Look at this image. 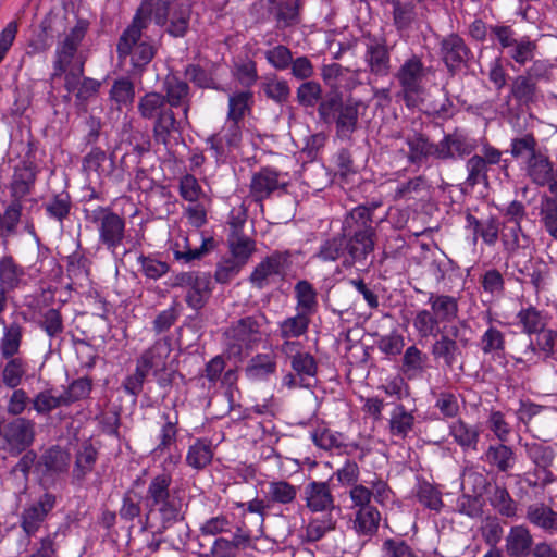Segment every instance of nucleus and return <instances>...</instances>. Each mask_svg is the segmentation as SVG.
<instances>
[{
    "label": "nucleus",
    "instance_id": "obj_1",
    "mask_svg": "<svg viewBox=\"0 0 557 557\" xmlns=\"http://www.w3.org/2000/svg\"><path fill=\"white\" fill-rule=\"evenodd\" d=\"M171 473H159L152 476L145 494L146 512L141 517V506L135 500L131 492L122 497L119 516L126 522L139 519L140 532L152 530L153 535H162L175 524L185 521L187 504L185 491L172 486Z\"/></svg>",
    "mask_w": 557,
    "mask_h": 557
},
{
    "label": "nucleus",
    "instance_id": "obj_2",
    "mask_svg": "<svg viewBox=\"0 0 557 557\" xmlns=\"http://www.w3.org/2000/svg\"><path fill=\"white\" fill-rule=\"evenodd\" d=\"M149 5L147 2L137 8L131 24L122 32L116 44L119 60L129 59L127 73L133 78H141L158 52L153 40L143 39L144 32L151 23Z\"/></svg>",
    "mask_w": 557,
    "mask_h": 557
},
{
    "label": "nucleus",
    "instance_id": "obj_3",
    "mask_svg": "<svg viewBox=\"0 0 557 557\" xmlns=\"http://www.w3.org/2000/svg\"><path fill=\"white\" fill-rule=\"evenodd\" d=\"M510 154L521 161L529 181L537 187H547L550 195H557V169L546 151L539 147L532 133L515 137L510 141Z\"/></svg>",
    "mask_w": 557,
    "mask_h": 557
},
{
    "label": "nucleus",
    "instance_id": "obj_4",
    "mask_svg": "<svg viewBox=\"0 0 557 557\" xmlns=\"http://www.w3.org/2000/svg\"><path fill=\"white\" fill-rule=\"evenodd\" d=\"M341 233L348 240L349 248V258L343 260L344 267L364 261L374 250L376 232L369 209H351L343 221Z\"/></svg>",
    "mask_w": 557,
    "mask_h": 557
},
{
    "label": "nucleus",
    "instance_id": "obj_5",
    "mask_svg": "<svg viewBox=\"0 0 557 557\" xmlns=\"http://www.w3.org/2000/svg\"><path fill=\"white\" fill-rule=\"evenodd\" d=\"M268 324L265 313L260 310L232 321L223 332V344L227 356L240 358L244 354L257 348L267 336Z\"/></svg>",
    "mask_w": 557,
    "mask_h": 557
},
{
    "label": "nucleus",
    "instance_id": "obj_6",
    "mask_svg": "<svg viewBox=\"0 0 557 557\" xmlns=\"http://www.w3.org/2000/svg\"><path fill=\"white\" fill-rule=\"evenodd\" d=\"M137 110L141 119L153 121L152 135L157 144L170 149L172 138L181 134V124L173 108L158 91H148L138 99Z\"/></svg>",
    "mask_w": 557,
    "mask_h": 557
},
{
    "label": "nucleus",
    "instance_id": "obj_7",
    "mask_svg": "<svg viewBox=\"0 0 557 557\" xmlns=\"http://www.w3.org/2000/svg\"><path fill=\"white\" fill-rule=\"evenodd\" d=\"M361 109H367L362 100L352 97L344 100L342 94L333 92L326 95L320 102L318 115L325 124H335L337 138L348 140L358 129Z\"/></svg>",
    "mask_w": 557,
    "mask_h": 557
},
{
    "label": "nucleus",
    "instance_id": "obj_8",
    "mask_svg": "<svg viewBox=\"0 0 557 557\" xmlns=\"http://www.w3.org/2000/svg\"><path fill=\"white\" fill-rule=\"evenodd\" d=\"M491 41L504 53L507 64L512 70L525 67L536 55L537 41L530 36H518L510 25L497 23L491 28Z\"/></svg>",
    "mask_w": 557,
    "mask_h": 557
},
{
    "label": "nucleus",
    "instance_id": "obj_9",
    "mask_svg": "<svg viewBox=\"0 0 557 557\" xmlns=\"http://www.w3.org/2000/svg\"><path fill=\"white\" fill-rule=\"evenodd\" d=\"M149 3L151 21L173 38L184 37L189 29L193 12L190 0H144Z\"/></svg>",
    "mask_w": 557,
    "mask_h": 557
},
{
    "label": "nucleus",
    "instance_id": "obj_10",
    "mask_svg": "<svg viewBox=\"0 0 557 557\" xmlns=\"http://www.w3.org/2000/svg\"><path fill=\"white\" fill-rule=\"evenodd\" d=\"M85 221L98 232V243L112 255L116 253L126 237V221L111 207H86L83 210Z\"/></svg>",
    "mask_w": 557,
    "mask_h": 557
},
{
    "label": "nucleus",
    "instance_id": "obj_11",
    "mask_svg": "<svg viewBox=\"0 0 557 557\" xmlns=\"http://www.w3.org/2000/svg\"><path fill=\"white\" fill-rule=\"evenodd\" d=\"M493 166H499L508 176L509 161L503 158V151L484 140L481 144L480 153H474L467 159L465 169L467 172L463 185L474 188L478 185H488V172Z\"/></svg>",
    "mask_w": 557,
    "mask_h": 557
},
{
    "label": "nucleus",
    "instance_id": "obj_12",
    "mask_svg": "<svg viewBox=\"0 0 557 557\" xmlns=\"http://www.w3.org/2000/svg\"><path fill=\"white\" fill-rule=\"evenodd\" d=\"M88 29V23L86 21H78L77 24L70 29L63 40H61L55 49L53 72L50 75V79L61 77L71 70H73L79 63L85 66V59L78 52V48L86 36Z\"/></svg>",
    "mask_w": 557,
    "mask_h": 557
},
{
    "label": "nucleus",
    "instance_id": "obj_13",
    "mask_svg": "<svg viewBox=\"0 0 557 557\" xmlns=\"http://www.w3.org/2000/svg\"><path fill=\"white\" fill-rule=\"evenodd\" d=\"M426 77V67L422 58L412 53L407 58L395 73L400 91L398 96L407 107H414L419 96L424 91L423 82Z\"/></svg>",
    "mask_w": 557,
    "mask_h": 557
},
{
    "label": "nucleus",
    "instance_id": "obj_14",
    "mask_svg": "<svg viewBox=\"0 0 557 557\" xmlns=\"http://www.w3.org/2000/svg\"><path fill=\"white\" fill-rule=\"evenodd\" d=\"M364 47L362 60L369 74L375 78H384L392 73V50L387 39L382 35L363 32L360 37Z\"/></svg>",
    "mask_w": 557,
    "mask_h": 557
},
{
    "label": "nucleus",
    "instance_id": "obj_15",
    "mask_svg": "<svg viewBox=\"0 0 557 557\" xmlns=\"http://www.w3.org/2000/svg\"><path fill=\"white\" fill-rule=\"evenodd\" d=\"M38 172V166L30 159H23L14 166L9 184L11 202L8 206V215L11 221L22 216V200L33 193Z\"/></svg>",
    "mask_w": 557,
    "mask_h": 557
},
{
    "label": "nucleus",
    "instance_id": "obj_16",
    "mask_svg": "<svg viewBox=\"0 0 557 557\" xmlns=\"http://www.w3.org/2000/svg\"><path fill=\"white\" fill-rule=\"evenodd\" d=\"M512 359L517 364L527 367L549 359L557 360V330L546 327L533 338H529L523 347L516 349Z\"/></svg>",
    "mask_w": 557,
    "mask_h": 557
},
{
    "label": "nucleus",
    "instance_id": "obj_17",
    "mask_svg": "<svg viewBox=\"0 0 557 557\" xmlns=\"http://www.w3.org/2000/svg\"><path fill=\"white\" fill-rule=\"evenodd\" d=\"M293 265V253L290 250H273L260 260L249 275V283L263 289L270 285L273 278H285Z\"/></svg>",
    "mask_w": 557,
    "mask_h": 557
},
{
    "label": "nucleus",
    "instance_id": "obj_18",
    "mask_svg": "<svg viewBox=\"0 0 557 557\" xmlns=\"http://www.w3.org/2000/svg\"><path fill=\"white\" fill-rule=\"evenodd\" d=\"M440 57L451 76L468 70L474 59L471 48L457 33H450L441 39Z\"/></svg>",
    "mask_w": 557,
    "mask_h": 557
},
{
    "label": "nucleus",
    "instance_id": "obj_19",
    "mask_svg": "<svg viewBox=\"0 0 557 557\" xmlns=\"http://www.w3.org/2000/svg\"><path fill=\"white\" fill-rule=\"evenodd\" d=\"M404 139L408 147L406 159L409 164L420 168L431 159L443 161L441 140L434 143L428 134L417 129L406 133Z\"/></svg>",
    "mask_w": 557,
    "mask_h": 557
},
{
    "label": "nucleus",
    "instance_id": "obj_20",
    "mask_svg": "<svg viewBox=\"0 0 557 557\" xmlns=\"http://www.w3.org/2000/svg\"><path fill=\"white\" fill-rule=\"evenodd\" d=\"M287 185L280 171L264 166L258 172L252 173L249 184V197L253 202L263 207L265 199L271 198L277 191L285 193Z\"/></svg>",
    "mask_w": 557,
    "mask_h": 557
},
{
    "label": "nucleus",
    "instance_id": "obj_21",
    "mask_svg": "<svg viewBox=\"0 0 557 557\" xmlns=\"http://www.w3.org/2000/svg\"><path fill=\"white\" fill-rule=\"evenodd\" d=\"M177 285L187 288L185 301L188 307L199 310L211 295V277L207 273L186 272L176 276Z\"/></svg>",
    "mask_w": 557,
    "mask_h": 557
},
{
    "label": "nucleus",
    "instance_id": "obj_22",
    "mask_svg": "<svg viewBox=\"0 0 557 557\" xmlns=\"http://www.w3.org/2000/svg\"><path fill=\"white\" fill-rule=\"evenodd\" d=\"M57 498L51 493H44L39 498L24 507L20 516V525L27 537L34 536L54 508Z\"/></svg>",
    "mask_w": 557,
    "mask_h": 557
},
{
    "label": "nucleus",
    "instance_id": "obj_23",
    "mask_svg": "<svg viewBox=\"0 0 557 557\" xmlns=\"http://www.w3.org/2000/svg\"><path fill=\"white\" fill-rule=\"evenodd\" d=\"M512 268L518 274V282L530 283L536 293L545 289L550 269L542 258H533L530 255L524 260L513 259Z\"/></svg>",
    "mask_w": 557,
    "mask_h": 557
},
{
    "label": "nucleus",
    "instance_id": "obj_24",
    "mask_svg": "<svg viewBox=\"0 0 557 557\" xmlns=\"http://www.w3.org/2000/svg\"><path fill=\"white\" fill-rule=\"evenodd\" d=\"M454 337L448 334L442 333L435 337L430 346V354L434 361L441 363L444 369L453 371L456 364L460 361V369H462V348L458 344L456 337L458 329L454 327Z\"/></svg>",
    "mask_w": 557,
    "mask_h": 557
},
{
    "label": "nucleus",
    "instance_id": "obj_25",
    "mask_svg": "<svg viewBox=\"0 0 557 557\" xmlns=\"http://www.w3.org/2000/svg\"><path fill=\"white\" fill-rule=\"evenodd\" d=\"M2 436L12 454H21L34 443L35 422L26 418H16L4 425Z\"/></svg>",
    "mask_w": 557,
    "mask_h": 557
},
{
    "label": "nucleus",
    "instance_id": "obj_26",
    "mask_svg": "<svg viewBox=\"0 0 557 557\" xmlns=\"http://www.w3.org/2000/svg\"><path fill=\"white\" fill-rule=\"evenodd\" d=\"M100 87V81L84 76L82 63L66 73V76L64 77V88L67 92L74 94L76 101L81 104L86 103L91 98L96 97Z\"/></svg>",
    "mask_w": 557,
    "mask_h": 557
},
{
    "label": "nucleus",
    "instance_id": "obj_27",
    "mask_svg": "<svg viewBox=\"0 0 557 557\" xmlns=\"http://www.w3.org/2000/svg\"><path fill=\"white\" fill-rule=\"evenodd\" d=\"M443 161H451L457 158L472 156L478 149V141L467 133L455 129L453 133L445 134L441 139Z\"/></svg>",
    "mask_w": 557,
    "mask_h": 557
},
{
    "label": "nucleus",
    "instance_id": "obj_28",
    "mask_svg": "<svg viewBox=\"0 0 557 557\" xmlns=\"http://www.w3.org/2000/svg\"><path fill=\"white\" fill-rule=\"evenodd\" d=\"M533 243L522 224L502 225L500 244L507 260H513L520 252L531 250Z\"/></svg>",
    "mask_w": 557,
    "mask_h": 557
},
{
    "label": "nucleus",
    "instance_id": "obj_29",
    "mask_svg": "<svg viewBox=\"0 0 557 557\" xmlns=\"http://www.w3.org/2000/svg\"><path fill=\"white\" fill-rule=\"evenodd\" d=\"M171 351V339L169 337H161L144 350L136 363L147 373L152 372L157 375L166 369Z\"/></svg>",
    "mask_w": 557,
    "mask_h": 557
},
{
    "label": "nucleus",
    "instance_id": "obj_30",
    "mask_svg": "<svg viewBox=\"0 0 557 557\" xmlns=\"http://www.w3.org/2000/svg\"><path fill=\"white\" fill-rule=\"evenodd\" d=\"M304 499L311 512L332 513L335 509V499L327 482H309L304 490Z\"/></svg>",
    "mask_w": 557,
    "mask_h": 557
},
{
    "label": "nucleus",
    "instance_id": "obj_31",
    "mask_svg": "<svg viewBox=\"0 0 557 557\" xmlns=\"http://www.w3.org/2000/svg\"><path fill=\"white\" fill-rule=\"evenodd\" d=\"M163 97L174 108H182L187 119L191 106V92L187 82L176 75H168L163 82Z\"/></svg>",
    "mask_w": 557,
    "mask_h": 557
},
{
    "label": "nucleus",
    "instance_id": "obj_32",
    "mask_svg": "<svg viewBox=\"0 0 557 557\" xmlns=\"http://www.w3.org/2000/svg\"><path fill=\"white\" fill-rule=\"evenodd\" d=\"M549 320L550 315L546 310L539 309L533 305L521 307L516 314L517 325L529 338H533L546 329Z\"/></svg>",
    "mask_w": 557,
    "mask_h": 557
},
{
    "label": "nucleus",
    "instance_id": "obj_33",
    "mask_svg": "<svg viewBox=\"0 0 557 557\" xmlns=\"http://www.w3.org/2000/svg\"><path fill=\"white\" fill-rule=\"evenodd\" d=\"M269 12L274 16L276 27L285 29L300 23L304 0H268Z\"/></svg>",
    "mask_w": 557,
    "mask_h": 557
},
{
    "label": "nucleus",
    "instance_id": "obj_34",
    "mask_svg": "<svg viewBox=\"0 0 557 557\" xmlns=\"http://www.w3.org/2000/svg\"><path fill=\"white\" fill-rule=\"evenodd\" d=\"M508 98L517 106L529 108L542 98L540 86L523 73L515 76L509 85Z\"/></svg>",
    "mask_w": 557,
    "mask_h": 557
},
{
    "label": "nucleus",
    "instance_id": "obj_35",
    "mask_svg": "<svg viewBox=\"0 0 557 557\" xmlns=\"http://www.w3.org/2000/svg\"><path fill=\"white\" fill-rule=\"evenodd\" d=\"M430 368V357L416 344L408 346L401 357L400 372L407 380H416L423 376Z\"/></svg>",
    "mask_w": 557,
    "mask_h": 557
},
{
    "label": "nucleus",
    "instance_id": "obj_36",
    "mask_svg": "<svg viewBox=\"0 0 557 557\" xmlns=\"http://www.w3.org/2000/svg\"><path fill=\"white\" fill-rule=\"evenodd\" d=\"M482 460L498 472L508 473L517 463V454L506 443L498 442L488 445L482 456Z\"/></svg>",
    "mask_w": 557,
    "mask_h": 557
},
{
    "label": "nucleus",
    "instance_id": "obj_37",
    "mask_svg": "<svg viewBox=\"0 0 557 557\" xmlns=\"http://www.w3.org/2000/svg\"><path fill=\"white\" fill-rule=\"evenodd\" d=\"M465 219L466 228L472 231L474 240L481 237L487 246H494L498 239L500 240L502 222H499L498 218L490 216L481 221L470 212H467Z\"/></svg>",
    "mask_w": 557,
    "mask_h": 557
},
{
    "label": "nucleus",
    "instance_id": "obj_38",
    "mask_svg": "<svg viewBox=\"0 0 557 557\" xmlns=\"http://www.w3.org/2000/svg\"><path fill=\"white\" fill-rule=\"evenodd\" d=\"M161 419L163 421L158 433V444L152 449L151 454L154 458L165 455L172 448H176L178 435V412L174 411L171 416L169 412H162Z\"/></svg>",
    "mask_w": 557,
    "mask_h": 557
},
{
    "label": "nucleus",
    "instance_id": "obj_39",
    "mask_svg": "<svg viewBox=\"0 0 557 557\" xmlns=\"http://www.w3.org/2000/svg\"><path fill=\"white\" fill-rule=\"evenodd\" d=\"M262 493L263 496L272 508L274 505L289 506L293 505L298 495V487L290 482L276 479L263 483Z\"/></svg>",
    "mask_w": 557,
    "mask_h": 557
},
{
    "label": "nucleus",
    "instance_id": "obj_40",
    "mask_svg": "<svg viewBox=\"0 0 557 557\" xmlns=\"http://www.w3.org/2000/svg\"><path fill=\"white\" fill-rule=\"evenodd\" d=\"M533 544L531 531L524 524L511 527L505 537V549L509 557H529Z\"/></svg>",
    "mask_w": 557,
    "mask_h": 557
},
{
    "label": "nucleus",
    "instance_id": "obj_41",
    "mask_svg": "<svg viewBox=\"0 0 557 557\" xmlns=\"http://www.w3.org/2000/svg\"><path fill=\"white\" fill-rule=\"evenodd\" d=\"M525 519L548 535H557V511L543 502L527 507Z\"/></svg>",
    "mask_w": 557,
    "mask_h": 557
},
{
    "label": "nucleus",
    "instance_id": "obj_42",
    "mask_svg": "<svg viewBox=\"0 0 557 557\" xmlns=\"http://www.w3.org/2000/svg\"><path fill=\"white\" fill-rule=\"evenodd\" d=\"M448 434L463 451H476L481 429L462 419H457L448 425Z\"/></svg>",
    "mask_w": 557,
    "mask_h": 557
},
{
    "label": "nucleus",
    "instance_id": "obj_43",
    "mask_svg": "<svg viewBox=\"0 0 557 557\" xmlns=\"http://www.w3.org/2000/svg\"><path fill=\"white\" fill-rule=\"evenodd\" d=\"M98 455L97 448L94 447L89 441L82 444L75 454V461L72 470L73 483L81 485L86 480L95 469Z\"/></svg>",
    "mask_w": 557,
    "mask_h": 557
},
{
    "label": "nucleus",
    "instance_id": "obj_44",
    "mask_svg": "<svg viewBox=\"0 0 557 557\" xmlns=\"http://www.w3.org/2000/svg\"><path fill=\"white\" fill-rule=\"evenodd\" d=\"M38 327L49 337V346L53 347L58 341V347L61 345L62 335L64 333V320L60 309L48 308L38 312L36 321Z\"/></svg>",
    "mask_w": 557,
    "mask_h": 557
},
{
    "label": "nucleus",
    "instance_id": "obj_45",
    "mask_svg": "<svg viewBox=\"0 0 557 557\" xmlns=\"http://www.w3.org/2000/svg\"><path fill=\"white\" fill-rule=\"evenodd\" d=\"M476 345L484 356H490L493 359L504 357L506 349L505 333L493 324L492 318L488 319V326L480 336Z\"/></svg>",
    "mask_w": 557,
    "mask_h": 557
},
{
    "label": "nucleus",
    "instance_id": "obj_46",
    "mask_svg": "<svg viewBox=\"0 0 557 557\" xmlns=\"http://www.w3.org/2000/svg\"><path fill=\"white\" fill-rule=\"evenodd\" d=\"M3 324V334L0 338V355L2 358H11L20 352L24 336V325L17 320Z\"/></svg>",
    "mask_w": 557,
    "mask_h": 557
},
{
    "label": "nucleus",
    "instance_id": "obj_47",
    "mask_svg": "<svg viewBox=\"0 0 557 557\" xmlns=\"http://www.w3.org/2000/svg\"><path fill=\"white\" fill-rule=\"evenodd\" d=\"M426 304L442 323H450L458 317V299L451 295L430 293Z\"/></svg>",
    "mask_w": 557,
    "mask_h": 557
},
{
    "label": "nucleus",
    "instance_id": "obj_48",
    "mask_svg": "<svg viewBox=\"0 0 557 557\" xmlns=\"http://www.w3.org/2000/svg\"><path fill=\"white\" fill-rule=\"evenodd\" d=\"M277 362L272 354H257L253 356L246 369V377L251 381H264L276 372Z\"/></svg>",
    "mask_w": 557,
    "mask_h": 557
},
{
    "label": "nucleus",
    "instance_id": "obj_49",
    "mask_svg": "<svg viewBox=\"0 0 557 557\" xmlns=\"http://www.w3.org/2000/svg\"><path fill=\"white\" fill-rule=\"evenodd\" d=\"M70 453L55 445L41 455L38 465L44 468L45 473L54 475L66 472L70 467Z\"/></svg>",
    "mask_w": 557,
    "mask_h": 557
},
{
    "label": "nucleus",
    "instance_id": "obj_50",
    "mask_svg": "<svg viewBox=\"0 0 557 557\" xmlns=\"http://www.w3.org/2000/svg\"><path fill=\"white\" fill-rule=\"evenodd\" d=\"M25 274V269L11 255L0 258V286L2 288L8 292L18 288Z\"/></svg>",
    "mask_w": 557,
    "mask_h": 557
},
{
    "label": "nucleus",
    "instance_id": "obj_51",
    "mask_svg": "<svg viewBox=\"0 0 557 557\" xmlns=\"http://www.w3.org/2000/svg\"><path fill=\"white\" fill-rule=\"evenodd\" d=\"M226 242L231 253L230 258L244 267L257 250L256 240L246 234L227 235Z\"/></svg>",
    "mask_w": 557,
    "mask_h": 557
},
{
    "label": "nucleus",
    "instance_id": "obj_52",
    "mask_svg": "<svg viewBox=\"0 0 557 557\" xmlns=\"http://www.w3.org/2000/svg\"><path fill=\"white\" fill-rule=\"evenodd\" d=\"M381 522V512L376 507H364L355 512L354 530L359 536L372 537Z\"/></svg>",
    "mask_w": 557,
    "mask_h": 557
},
{
    "label": "nucleus",
    "instance_id": "obj_53",
    "mask_svg": "<svg viewBox=\"0 0 557 557\" xmlns=\"http://www.w3.org/2000/svg\"><path fill=\"white\" fill-rule=\"evenodd\" d=\"M213 456L212 442L208 438H197L188 447L186 463L195 470H202L211 463Z\"/></svg>",
    "mask_w": 557,
    "mask_h": 557
},
{
    "label": "nucleus",
    "instance_id": "obj_54",
    "mask_svg": "<svg viewBox=\"0 0 557 557\" xmlns=\"http://www.w3.org/2000/svg\"><path fill=\"white\" fill-rule=\"evenodd\" d=\"M315 257L323 262H334L349 258L348 240L341 234L325 239L319 247Z\"/></svg>",
    "mask_w": 557,
    "mask_h": 557
},
{
    "label": "nucleus",
    "instance_id": "obj_55",
    "mask_svg": "<svg viewBox=\"0 0 557 557\" xmlns=\"http://www.w3.org/2000/svg\"><path fill=\"white\" fill-rule=\"evenodd\" d=\"M109 99L119 111L131 107L135 100V85L131 77L116 78L109 91Z\"/></svg>",
    "mask_w": 557,
    "mask_h": 557
},
{
    "label": "nucleus",
    "instance_id": "obj_56",
    "mask_svg": "<svg viewBox=\"0 0 557 557\" xmlns=\"http://www.w3.org/2000/svg\"><path fill=\"white\" fill-rule=\"evenodd\" d=\"M441 323L430 309H420L412 318V326L421 339L435 338L442 334Z\"/></svg>",
    "mask_w": 557,
    "mask_h": 557
},
{
    "label": "nucleus",
    "instance_id": "obj_57",
    "mask_svg": "<svg viewBox=\"0 0 557 557\" xmlns=\"http://www.w3.org/2000/svg\"><path fill=\"white\" fill-rule=\"evenodd\" d=\"M294 292L297 311L312 317L318 307L317 292L313 285L307 280H301L295 284Z\"/></svg>",
    "mask_w": 557,
    "mask_h": 557
},
{
    "label": "nucleus",
    "instance_id": "obj_58",
    "mask_svg": "<svg viewBox=\"0 0 557 557\" xmlns=\"http://www.w3.org/2000/svg\"><path fill=\"white\" fill-rule=\"evenodd\" d=\"M337 521L332 513H324L321 517L311 518L305 528L302 541L315 543L322 540L327 533L336 529Z\"/></svg>",
    "mask_w": 557,
    "mask_h": 557
},
{
    "label": "nucleus",
    "instance_id": "obj_59",
    "mask_svg": "<svg viewBox=\"0 0 557 557\" xmlns=\"http://www.w3.org/2000/svg\"><path fill=\"white\" fill-rule=\"evenodd\" d=\"M479 283L483 293L487 294L494 300H499L506 295L505 276L496 268H490L481 273Z\"/></svg>",
    "mask_w": 557,
    "mask_h": 557
},
{
    "label": "nucleus",
    "instance_id": "obj_60",
    "mask_svg": "<svg viewBox=\"0 0 557 557\" xmlns=\"http://www.w3.org/2000/svg\"><path fill=\"white\" fill-rule=\"evenodd\" d=\"M4 359L7 362L1 372V381L8 388H16L27 374L28 363L24 358L16 356Z\"/></svg>",
    "mask_w": 557,
    "mask_h": 557
},
{
    "label": "nucleus",
    "instance_id": "obj_61",
    "mask_svg": "<svg viewBox=\"0 0 557 557\" xmlns=\"http://www.w3.org/2000/svg\"><path fill=\"white\" fill-rule=\"evenodd\" d=\"M310 322L311 317L297 311L278 323V335L283 339L299 338L307 334Z\"/></svg>",
    "mask_w": 557,
    "mask_h": 557
},
{
    "label": "nucleus",
    "instance_id": "obj_62",
    "mask_svg": "<svg viewBox=\"0 0 557 557\" xmlns=\"http://www.w3.org/2000/svg\"><path fill=\"white\" fill-rule=\"evenodd\" d=\"M253 102V94L250 90L236 91L230 95L226 117L243 122L244 117L250 114Z\"/></svg>",
    "mask_w": 557,
    "mask_h": 557
},
{
    "label": "nucleus",
    "instance_id": "obj_63",
    "mask_svg": "<svg viewBox=\"0 0 557 557\" xmlns=\"http://www.w3.org/2000/svg\"><path fill=\"white\" fill-rule=\"evenodd\" d=\"M414 425V417L411 412L407 411L405 406L398 404L389 419V433L401 440L406 438L412 431Z\"/></svg>",
    "mask_w": 557,
    "mask_h": 557
},
{
    "label": "nucleus",
    "instance_id": "obj_64",
    "mask_svg": "<svg viewBox=\"0 0 557 557\" xmlns=\"http://www.w3.org/2000/svg\"><path fill=\"white\" fill-rule=\"evenodd\" d=\"M540 221L549 236L557 240V194L541 198Z\"/></svg>",
    "mask_w": 557,
    "mask_h": 557
}]
</instances>
